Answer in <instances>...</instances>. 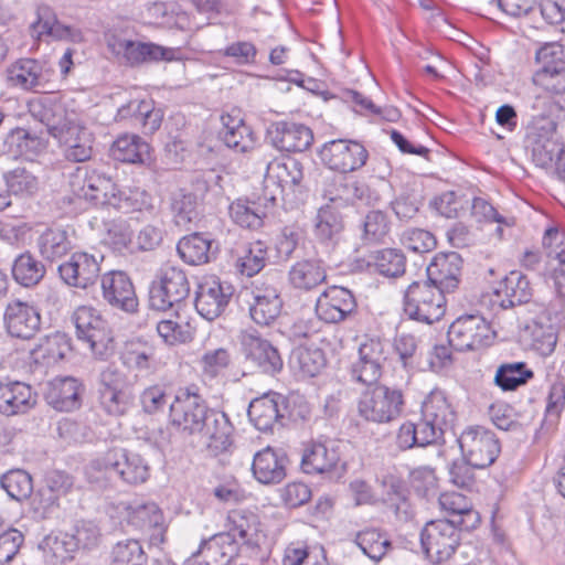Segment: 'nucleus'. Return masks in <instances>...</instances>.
Wrapping results in <instances>:
<instances>
[{"label": "nucleus", "mask_w": 565, "mask_h": 565, "mask_svg": "<svg viewBox=\"0 0 565 565\" xmlns=\"http://www.w3.org/2000/svg\"><path fill=\"white\" fill-rule=\"evenodd\" d=\"M71 188L76 196L94 205L109 204L110 198H122L127 209L141 210L150 205L151 195L139 188L119 191L117 195L113 179L96 169L78 167L71 179Z\"/></svg>", "instance_id": "obj_1"}, {"label": "nucleus", "mask_w": 565, "mask_h": 565, "mask_svg": "<svg viewBox=\"0 0 565 565\" xmlns=\"http://www.w3.org/2000/svg\"><path fill=\"white\" fill-rule=\"evenodd\" d=\"M540 64L532 76L534 86L559 110H565V58L562 45L545 43L535 54Z\"/></svg>", "instance_id": "obj_2"}, {"label": "nucleus", "mask_w": 565, "mask_h": 565, "mask_svg": "<svg viewBox=\"0 0 565 565\" xmlns=\"http://www.w3.org/2000/svg\"><path fill=\"white\" fill-rule=\"evenodd\" d=\"M302 180L303 167L298 160L290 157L271 160L264 177V201L274 205L278 199L291 200V194L301 192Z\"/></svg>", "instance_id": "obj_3"}, {"label": "nucleus", "mask_w": 565, "mask_h": 565, "mask_svg": "<svg viewBox=\"0 0 565 565\" xmlns=\"http://www.w3.org/2000/svg\"><path fill=\"white\" fill-rule=\"evenodd\" d=\"M445 294L430 281H413L404 294V311L413 320L431 324L446 312Z\"/></svg>", "instance_id": "obj_4"}, {"label": "nucleus", "mask_w": 565, "mask_h": 565, "mask_svg": "<svg viewBox=\"0 0 565 565\" xmlns=\"http://www.w3.org/2000/svg\"><path fill=\"white\" fill-rule=\"evenodd\" d=\"M403 406L401 390L376 384L361 394L358 412L366 422L386 424L401 416Z\"/></svg>", "instance_id": "obj_5"}, {"label": "nucleus", "mask_w": 565, "mask_h": 565, "mask_svg": "<svg viewBox=\"0 0 565 565\" xmlns=\"http://www.w3.org/2000/svg\"><path fill=\"white\" fill-rule=\"evenodd\" d=\"M78 340L88 344L98 359H107L114 350V339L107 321L100 312L89 306H81L73 313Z\"/></svg>", "instance_id": "obj_6"}, {"label": "nucleus", "mask_w": 565, "mask_h": 565, "mask_svg": "<svg viewBox=\"0 0 565 565\" xmlns=\"http://www.w3.org/2000/svg\"><path fill=\"white\" fill-rule=\"evenodd\" d=\"M190 295V282L185 271L177 266L166 265L149 287V305L158 311H167L180 305Z\"/></svg>", "instance_id": "obj_7"}, {"label": "nucleus", "mask_w": 565, "mask_h": 565, "mask_svg": "<svg viewBox=\"0 0 565 565\" xmlns=\"http://www.w3.org/2000/svg\"><path fill=\"white\" fill-rule=\"evenodd\" d=\"M211 408L193 387H181L170 403L169 422L178 431L198 435Z\"/></svg>", "instance_id": "obj_8"}, {"label": "nucleus", "mask_w": 565, "mask_h": 565, "mask_svg": "<svg viewBox=\"0 0 565 565\" xmlns=\"http://www.w3.org/2000/svg\"><path fill=\"white\" fill-rule=\"evenodd\" d=\"M460 529L446 519L426 522L419 533L423 553L431 563L448 561L460 545Z\"/></svg>", "instance_id": "obj_9"}, {"label": "nucleus", "mask_w": 565, "mask_h": 565, "mask_svg": "<svg viewBox=\"0 0 565 565\" xmlns=\"http://www.w3.org/2000/svg\"><path fill=\"white\" fill-rule=\"evenodd\" d=\"M458 443L463 458L478 469L491 466L501 451L499 438L491 429L481 425L466 427Z\"/></svg>", "instance_id": "obj_10"}, {"label": "nucleus", "mask_w": 565, "mask_h": 565, "mask_svg": "<svg viewBox=\"0 0 565 565\" xmlns=\"http://www.w3.org/2000/svg\"><path fill=\"white\" fill-rule=\"evenodd\" d=\"M494 331L479 315L457 318L448 329V342L457 351H475L492 343Z\"/></svg>", "instance_id": "obj_11"}, {"label": "nucleus", "mask_w": 565, "mask_h": 565, "mask_svg": "<svg viewBox=\"0 0 565 565\" xmlns=\"http://www.w3.org/2000/svg\"><path fill=\"white\" fill-rule=\"evenodd\" d=\"M555 129V122L548 117H535L526 127L525 147L537 167L551 166L563 149L554 139Z\"/></svg>", "instance_id": "obj_12"}, {"label": "nucleus", "mask_w": 565, "mask_h": 565, "mask_svg": "<svg viewBox=\"0 0 565 565\" xmlns=\"http://www.w3.org/2000/svg\"><path fill=\"white\" fill-rule=\"evenodd\" d=\"M228 521L231 526L226 533L211 536L215 545L222 548L221 556L225 562L231 559L238 542L248 546H255L258 543V522L255 515H245L235 511L228 515Z\"/></svg>", "instance_id": "obj_13"}, {"label": "nucleus", "mask_w": 565, "mask_h": 565, "mask_svg": "<svg viewBox=\"0 0 565 565\" xmlns=\"http://www.w3.org/2000/svg\"><path fill=\"white\" fill-rule=\"evenodd\" d=\"M31 29L39 41L51 39L78 44L85 40L81 28L61 21L55 10L44 3L36 7V20L31 24Z\"/></svg>", "instance_id": "obj_14"}, {"label": "nucleus", "mask_w": 565, "mask_h": 565, "mask_svg": "<svg viewBox=\"0 0 565 565\" xmlns=\"http://www.w3.org/2000/svg\"><path fill=\"white\" fill-rule=\"evenodd\" d=\"M239 340L245 359L263 373L274 375L282 370L284 362L278 349L256 330L244 331Z\"/></svg>", "instance_id": "obj_15"}, {"label": "nucleus", "mask_w": 565, "mask_h": 565, "mask_svg": "<svg viewBox=\"0 0 565 565\" xmlns=\"http://www.w3.org/2000/svg\"><path fill=\"white\" fill-rule=\"evenodd\" d=\"M103 299L110 307L134 313L138 310V298L131 278L122 270H110L102 275Z\"/></svg>", "instance_id": "obj_16"}, {"label": "nucleus", "mask_w": 565, "mask_h": 565, "mask_svg": "<svg viewBox=\"0 0 565 565\" xmlns=\"http://www.w3.org/2000/svg\"><path fill=\"white\" fill-rule=\"evenodd\" d=\"M386 358L380 340L370 339L359 347V356L350 366L352 381L369 387L375 386L382 376Z\"/></svg>", "instance_id": "obj_17"}, {"label": "nucleus", "mask_w": 565, "mask_h": 565, "mask_svg": "<svg viewBox=\"0 0 565 565\" xmlns=\"http://www.w3.org/2000/svg\"><path fill=\"white\" fill-rule=\"evenodd\" d=\"M322 161L332 170L348 173L361 169L367 160V150L356 141L332 140L320 152Z\"/></svg>", "instance_id": "obj_18"}, {"label": "nucleus", "mask_w": 565, "mask_h": 565, "mask_svg": "<svg viewBox=\"0 0 565 565\" xmlns=\"http://www.w3.org/2000/svg\"><path fill=\"white\" fill-rule=\"evenodd\" d=\"M358 303L351 290L340 286H331L317 299L316 312L320 320L328 323H340L356 312Z\"/></svg>", "instance_id": "obj_19"}, {"label": "nucleus", "mask_w": 565, "mask_h": 565, "mask_svg": "<svg viewBox=\"0 0 565 565\" xmlns=\"http://www.w3.org/2000/svg\"><path fill=\"white\" fill-rule=\"evenodd\" d=\"M53 137L58 141L68 161L84 162L92 158L93 135L74 119L64 120Z\"/></svg>", "instance_id": "obj_20"}, {"label": "nucleus", "mask_w": 565, "mask_h": 565, "mask_svg": "<svg viewBox=\"0 0 565 565\" xmlns=\"http://www.w3.org/2000/svg\"><path fill=\"white\" fill-rule=\"evenodd\" d=\"M247 414L258 430L270 431L275 426H282L287 414L286 398L274 392L264 394L249 403Z\"/></svg>", "instance_id": "obj_21"}, {"label": "nucleus", "mask_w": 565, "mask_h": 565, "mask_svg": "<svg viewBox=\"0 0 565 565\" xmlns=\"http://www.w3.org/2000/svg\"><path fill=\"white\" fill-rule=\"evenodd\" d=\"M232 295L231 285L215 278L206 279L198 287L195 309L204 319L213 321L225 311Z\"/></svg>", "instance_id": "obj_22"}, {"label": "nucleus", "mask_w": 565, "mask_h": 565, "mask_svg": "<svg viewBox=\"0 0 565 565\" xmlns=\"http://www.w3.org/2000/svg\"><path fill=\"white\" fill-rule=\"evenodd\" d=\"M3 323L12 338L29 340L40 329L41 317L34 306L15 299L8 302L3 312Z\"/></svg>", "instance_id": "obj_23"}, {"label": "nucleus", "mask_w": 565, "mask_h": 565, "mask_svg": "<svg viewBox=\"0 0 565 565\" xmlns=\"http://www.w3.org/2000/svg\"><path fill=\"white\" fill-rule=\"evenodd\" d=\"M57 271L61 279L70 287L86 289L93 286L100 271L99 263L94 255L77 252L62 263Z\"/></svg>", "instance_id": "obj_24"}, {"label": "nucleus", "mask_w": 565, "mask_h": 565, "mask_svg": "<svg viewBox=\"0 0 565 565\" xmlns=\"http://www.w3.org/2000/svg\"><path fill=\"white\" fill-rule=\"evenodd\" d=\"M267 135L276 149L286 152L306 151L313 142L312 130L294 121H277L269 127Z\"/></svg>", "instance_id": "obj_25"}, {"label": "nucleus", "mask_w": 565, "mask_h": 565, "mask_svg": "<svg viewBox=\"0 0 565 565\" xmlns=\"http://www.w3.org/2000/svg\"><path fill=\"white\" fill-rule=\"evenodd\" d=\"M462 268V258L456 252L438 253L426 268L427 280L444 292L458 288Z\"/></svg>", "instance_id": "obj_26"}, {"label": "nucleus", "mask_w": 565, "mask_h": 565, "mask_svg": "<svg viewBox=\"0 0 565 565\" xmlns=\"http://www.w3.org/2000/svg\"><path fill=\"white\" fill-rule=\"evenodd\" d=\"M288 462V457L284 450L268 446L254 455L253 476L263 484L279 483L287 476Z\"/></svg>", "instance_id": "obj_27"}, {"label": "nucleus", "mask_w": 565, "mask_h": 565, "mask_svg": "<svg viewBox=\"0 0 565 565\" xmlns=\"http://www.w3.org/2000/svg\"><path fill=\"white\" fill-rule=\"evenodd\" d=\"M198 434L212 455L217 456L230 448L234 427L224 412L211 408Z\"/></svg>", "instance_id": "obj_28"}, {"label": "nucleus", "mask_w": 565, "mask_h": 565, "mask_svg": "<svg viewBox=\"0 0 565 565\" xmlns=\"http://www.w3.org/2000/svg\"><path fill=\"white\" fill-rule=\"evenodd\" d=\"M444 431L423 416L417 423L405 422L401 425L396 443L399 449L408 450L415 447H427L443 441Z\"/></svg>", "instance_id": "obj_29"}, {"label": "nucleus", "mask_w": 565, "mask_h": 565, "mask_svg": "<svg viewBox=\"0 0 565 565\" xmlns=\"http://www.w3.org/2000/svg\"><path fill=\"white\" fill-rule=\"evenodd\" d=\"M84 385L73 376L56 377L50 382L45 398L58 412H73L82 405Z\"/></svg>", "instance_id": "obj_30"}, {"label": "nucleus", "mask_w": 565, "mask_h": 565, "mask_svg": "<svg viewBox=\"0 0 565 565\" xmlns=\"http://www.w3.org/2000/svg\"><path fill=\"white\" fill-rule=\"evenodd\" d=\"M339 462L340 452L334 441H313L303 449L300 466L305 473L322 475L334 470Z\"/></svg>", "instance_id": "obj_31"}, {"label": "nucleus", "mask_w": 565, "mask_h": 565, "mask_svg": "<svg viewBox=\"0 0 565 565\" xmlns=\"http://www.w3.org/2000/svg\"><path fill=\"white\" fill-rule=\"evenodd\" d=\"M440 509L446 512L450 519L448 522L455 523L460 530L470 531L480 523V514L472 508L470 500L458 492H445L438 499Z\"/></svg>", "instance_id": "obj_32"}, {"label": "nucleus", "mask_w": 565, "mask_h": 565, "mask_svg": "<svg viewBox=\"0 0 565 565\" xmlns=\"http://www.w3.org/2000/svg\"><path fill=\"white\" fill-rule=\"evenodd\" d=\"M36 404V394L22 382L0 381V413L6 416L24 414Z\"/></svg>", "instance_id": "obj_33"}, {"label": "nucleus", "mask_w": 565, "mask_h": 565, "mask_svg": "<svg viewBox=\"0 0 565 565\" xmlns=\"http://www.w3.org/2000/svg\"><path fill=\"white\" fill-rule=\"evenodd\" d=\"M8 81L12 86L36 93H45L50 88L42 64L32 58H24L12 65L8 71Z\"/></svg>", "instance_id": "obj_34"}, {"label": "nucleus", "mask_w": 565, "mask_h": 565, "mask_svg": "<svg viewBox=\"0 0 565 565\" xmlns=\"http://www.w3.org/2000/svg\"><path fill=\"white\" fill-rule=\"evenodd\" d=\"M116 477L128 484H140L148 480L150 468L146 460L136 452L122 448L110 449Z\"/></svg>", "instance_id": "obj_35"}, {"label": "nucleus", "mask_w": 565, "mask_h": 565, "mask_svg": "<svg viewBox=\"0 0 565 565\" xmlns=\"http://www.w3.org/2000/svg\"><path fill=\"white\" fill-rule=\"evenodd\" d=\"M495 294L500 298V306L508 309L527 303L532 299L533 289L525 275L512 270L505 276Z\"/></svg>", "instance_id": "obj_36"}, {"label": "nucleus", "mask_w": 565, "mask_h": 565, "mask_svg": "<svg viewBox=\"0 0 565 565\" xmlns=\"http://www.w3.org/2000/svg\"><path fill=\"white\" fill-rule=\"evenodd\" d=\"M422 416L445 433L456 420V412L445 392L433 390L422 403Z\"/></svg>", "instance_id": "obj_37"}, {"label": "nucleus", "mask_w": 565, "mask_h": 565, "mask_svg": "<svg viewBox=\"0 0 565 565\" xmlns=\"http://www.w3.org/2000/svg\"><path fill=\"white\" fill-rule=\"evenodd\" d=\"M214 242L201 233H193L182 237L177 250L179 256L189 265L199 266L207 264L215 255Z\"/></svg>", "instance_id": "obj_38"}, {"label": "nucleus", "mask_w": 565, "mask_h": 565, "mask_svg": "<svg viewBox=\"0 0 565 565\" xmlns=\"http://www.w3.org/2000/svg\"><path fill=\"white\" fill-rule=\"evenodd\" d=\"M282 301L275 288L257 290L249 305V316L258 326H270L280 315Z\"/></svg>", "instance_id": "obj_39"}, {"label": "nucleus", "mask_w": 565, "mask_h": 565, "mask_svg": "<svg viewBox=\"0 0 565 565\" xmlns=\"http://www.w3.org/2000/svg\"><path fill=\"white\" fill-rule=\"evenodd\" d=\"M221 120L223 124L222 140L228 148L237 152H246L254 147V132L242 118L226 114L222 115Z\"/></svg>", "instance_id": "obj_40"}, {"label": "nucleus", "mask_w": 565, "mask_h": 565, "mask_svg": "<svg viewBox=\"0 0 565 565\" xmlns=\"http://www.w3.org/2000/svg\"><path fill=\"white\" fill-rule=\"evenodd\" d=\"M327 278L322 263L317 259H302L295 263L288 271L290 285L299 290L309 291L321 285Z\"/></svg>", "instance_id": "obj_41"}, {"label": "nucleus", "mask_w": 565, "mask_h": 565, "mask_svg": "<svg viewBox=\"0 0 565 565\" xmlns=\"http://www.w3.org/2000/svg\"><path fill=\"white\" fill-rule=\"evenodd\" d=\"M110 152L113 158L120 162L146 164L150 161V146L137 135L118 137Z\"/></svg>", "instance_id": "obj_42"}, {"label": "nucleus", "mask_w": 565, "mask_h": 565, "mask_svg": "<svg viewBox=\"0 0 565 565\" xmlns=\"http://www.w3.org/2000/svg\"><path fill=\"white\" fill-rule=\"evenodd\" d=\"M11 273L19 285L30 288L40 284L46 274V268L35 255L26 250L14 258Z\"/></svg>", "instance_id": "obj_43"}, {"label": "nucleus", "mask_w": 565, "mask_h": 565, "mask_svg": "<svg viewBox=\"0 0 565 565\" xmlns=\"http://www.w3.org/2000/svg\"><path fill=\"white\" fill-rule=\"evenodd\" d=\"M67 344L60 333L47 335L30 351L31 361L36 365L49 366L64 359Z\"/></svg>", "instance_id": "obj_44"}, {"label": "nucleus", "mask_w": 565, "mask_h": 565, "mask_svg": "<svg viewBox=\"0 0 565 565\" xmlns=\"http://www.w3.org/2000/svg\"><path fill=\"white\" fill-rule=\"evenodd\" d=\"M171 210L174 223L189 230L190 225L200 217L198 195L185 189H179L172 194Z\"/></svg>", "instance_id": "obj_45"}, {"label": "nucleus", "mask_w": 565, "mask_h": 565, "mask_svg": "<svg viewBox=\"0 0 565 565\" xmlns=\"http://www.w3.org/2000/svg\"><path fill=\"white\" fill-rule=\"evenodd\" d=\"M124 364L139 372L152 373L157 369L156 349L142 341H131L126 344L122 353Z\"/></svg>", "instance_id": "obj_46"}, {"label": "nucleus", "mask_w": 565, "mask_h": 565, "mask_svg": "<svg viewBox=\"0 0 565 565\" xmlns=\"http://www.w3.org/2000/svg\"><path fill=\"white\" fill-rule=\"evenodd\" d=\"M534 377V372L525 362L501 364L495 372L494 383L504 392L516 391Z\"/></svg>", "instance_id": "obj_47"}, {"label": "nucleus", "mask_w": 565, "mask_h": 565, "mask_svg": "<svg viewBox=\"0 0 565 565\" xmlns=\"http://www.w3.org/2000/svg\"><path fill=\"white\" fill-rule=\"evenodd\" d=\"M128 522L141 531H154L162 536L164 516L160 508L153 503H142L129 508Z\"/></svg>", "instance_id": "obj_48"}, {"label": "nucleus", "mask_w": 565, "mask_h": 565, "mask_svg": "<svg viewBox=\"0 0 565 565\" xmlns=\"http://www.w3.org/2000/svg\"><path fill=\"white\" fill-rule=\"evenodd\" d=\"M355 544L372 561H381L390 550L392 542L385 532L377 529H365L356 533Z\"/></svg>", "instance_id": "obj_49"}, {"label": "nucleus", "mask_w": 565, "mask_h": 565, "mask_svg": "<svg viewBox=\"0 0 565 565\" xmlns=\"http://www.w3.org/2000/svg\"><path fill=\"white\" fill-rule=\"evenodd\" d=\"M3 180L13 195L19 198L34 196L40 190L39 178L25 167H18L4 172Z\"/></svg>", "instance_id": "obj_50"}, {"label": "nucleus", "mask_w": 565, "mask_h": 565, "mask_svg": "<svg viewBox=\"0 0 565 565\" xmlns=\"http://www.w3.org/2000/svg\"><path fill=\"white\" fill-rule=\"evenodd\" d=\"M230 216L237 225L256 230L263 226L266 210L255 201L238 199L230 205Z\"/></svg>", "instance_id": "obj_51"}, {"label": "nucleus", "mask_w": 565, "mask_h": 565, "mask_svg": "<svg viewBox=\"0 0 565 565\" xmlns=\"http://www.w3.org/2000/svg\"><path fill=\"white\" fill-rule=\"evenodd\" d=\"M4 146L11 157L35 156L42 148V141L36 136L24 128H15L10 131L4 140Z\"/></svg>", "instance_id": "obj_52"}, {"label": "nucleus", "mask_w": 565, "mask_h": 565, "mask_svg": "<svg viewBox=\"0 0 565 565\" xmlns=\"http://www.w3.org/2000/svg\"><path fill=\"white\" fill-rule=\"evenodd\" d=\"M375 270L388 278H398L406 271V257L401 249L384 248L372 256Z\"/></svg>", "instance_id": "obj_53"}, {"label": "nucleus", "mask_w": 565, "mask_h": 565, "mask_svg": "<svg viewBox=\"0 0 565 565\" xmlns=\"http://www.w3.org/2000/svg\"><path fill=\"white\" fill-rule=\"evenodd\" d=\"M29 111L33 118L46 127L47 132L53 136L68 120L61 106L46 104L42 98L33 99L29 103Z\"/></svg>", "instance_id": "obj_54"}, {"label": "nucleus", "mask_w": 565, "mask_h": 565, "mask_svg": "<svg viewBox=\"0 0 565 565\" xmlns=\"http://www.w3.org/2000/svg\"><path fill=\"white\" fill-rule=\"evenodd\" d=\"M41 255L50 260L61 258L72 248L67 233L61 228H47L38 239Z\"/></svg>", "instance_id": "obj_55"}, {"label": "nucleus", "mask_w": 565, "mask_h": 565, "mask_svg": "<svg viewBox=\"0 0 565 565\" xmlns=\"http://www.w3.org/2000/svg\"><path fill=\"white\" fill-rule=\"evenodd\" d=\"M267 259V244L262 241H256L250 243L244 255L237 258L236 268L242 275L253 277L265 267Z\"/></svg>", "instance_id": "obj_56"}, {"label": "nucleus", "mask_w": 565, "mask_h": 565, "mask_svg": "<svg viewBox=\"0 0 565 565\" xmlns=\"http://www.w3.org/2000/svg\"><path fill=\"white\" fill-rule=\"evenodd\" d=\"M55 477L63 480L61 488L68 484L67 475L54 471L47 477L46 487L40 489L32 500V508L34 512L43 519L46 518L47 514L57 505L58 494L54 492L53 486Z\"/></svg>", "instance_id": "obj_57"}, {"label": "nucleus", "mask_w": 565, "mask_h": 565, "mask_svg": "<svg viewBox=\"0 0 565 565\" xmlns=\"http://www.w3.org/2000/svg\"><path fill=\"white\" fill-rule=\"evenodd\" d=\"M1 488L17 501L30 498L33 492V480L30 473L22 469L6 472L0 479Z\"/></svg>", "instance_id": "obj_58"}, {"label": "nucleus", "mask_w": 565, "mask_h": 565, "mask_svg": "<svg viewBox=\"0 0 565 565\" xmlns=\"http://www.w3.org/2000/svg\"><path fill=\"white\" fill-rule=\"evenodd\" d=\"M531 350L541 356H550L557 344V333L553 326L533 322L526 327Z\"/></svg>", "instance_id": "obj_59"}, {"label": "nucleus", "mask_w": 565, "mask_h": 565, "mask_svg": "<svg viewBox=\"0 0 565 565\" xmlns=\"http://www.w3.org/2000/svg\"><path fill=\"white\" fill-rule=\"evenodd\" d=\"M343 230L341 214L330 205L319 209L316 216L315 234L321 242L332 241Z\"/></svg>", "instance_id": "obj_60"}, {"label": "nucleus", "mask_w": 565, "mask_h": 565, "mask_svg": "<svg viewBox=\"0 0 565 565\" xmlns=\"http://www.w3.org/2000/svg\"><path fill=\"white\" fill-rule=\"evenodd\" d=\"M113 565H146L147 555L137 540L118 542L111 552Z\"/></svg>", "instance_id": "obj_61"}, {"label": "nucleus", "mask_w": 565, "mask_h": 565, "mask_svg": "<svg viewBox=\"0 0 565 565\" xmlns=\"http://www.w3.org/2000/svg\"><path fill=\"white\" fill-rule=\"evenodd\" d=\"M130 224L122 218L105 222L104 243L114 252H122L131 243Z\"/></svg>", "instance_id": "obj_62"}, {"label": "nucleus", "mask_w": 565, "mask_h": 565, "mask_svg": "<svg viewBox=\"0 0 565 565\" xmlns=\"http://www.w3.org/2000/svg\"><path fill=\"white\" fill-rule=\"evenodd\" d=\"M232 363V355L225 348L206 350L199 360L202 374L209 379L217 377Z\"/></svg>", "instance_id": "obj_63"}, {"label": "nucleus", "mask_w": 565, "mask_h": 565, "mask_svg": "<svg viewBox=\"0 0 565 565\" xmlns=\"http://www.w3.org/2000/svg\"><path fill=\"white\" fill-rule=\"evenodd\" d=\"M109 458L110 450L104 456L92 460L85 469L87 481L99 489L106 488L116 477L114 463Z\"/></svg>", "instance_id": "obj_64"}]
</instances>
